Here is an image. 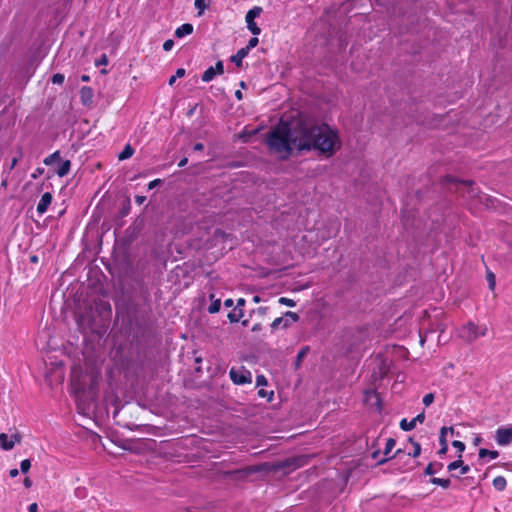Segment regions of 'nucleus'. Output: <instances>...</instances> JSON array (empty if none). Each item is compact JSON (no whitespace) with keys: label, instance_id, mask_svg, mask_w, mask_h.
Listing matches in <instances>:
<instances>
[{"label":"nucleus","instance_id":"1","mask_svg":"<svg viewBox=\"0 0 512 512\" xmlns=\"http://www.w3.org/2000/svg\"><path fill=\"white\" fill-rule=\"evenodd\" d=\"M270 151L284 153L289 157L293 148L299 151H316L319 156L332 157L340 148L338 131L327 123L309 125L299 119L294 122H282L266 138Z\"/></svg>","mask_w":512,"mask_h":512},{"label":"nucleus","instance_id":"2","mask_svg":"<svg viewBox=\"0 0 512 512\" xmlns=\"http://www.w3.org/2000/svg\"><path fill=\"white\" fill-rule=\"evenodd\" d=\"M125 306L129 322L135 330V336L138 339H150L153 336L155 325L151 303L127 299Z\"/></svg>","mask_w":512,"mask_h":512},{"label":"nucleus","instance_id":"3","mask_svg":"<svg viewBox=\"0 0 512 512\" xmlns=\"http://www.w3.org/2000/svg\"><path fill=\"white\" fill-rule=\"evenodd\" d=\"M311 458V455H296L275 462H263L255 466H248L242 469H237L234 471H230L229 474L231 476H236V478L238 479H244L256 472H283V474L287 475L295 471L296 469L309 464Z\"/></svg>","mask_w":512,"mask_h":512},{"label":"nucleus","instance_id":"4","mask_svg":"<svg viewBox=\"0 0 512 512\" xmlns=\"http://www.w3.org/2000/svg\"><path fill=\"white\" fill-rule=\"evenodd\" d=\"M441 185L451 192H460L466 190L469 197H477L479 194L478 188H475V182L472 180H460L454 176L447 175L442 178Z\"/></svg>","mask_w":512,"mask_h":512},{"label":"nucleus","instance_id":"5","mask_svg":"<svg viewBox=\"0 0 512 512\" xmlns=\"http://www.w3.org/2000/svg\"><path fill=\"white\" fill-rule=\"evenodd\" d=\"M487 333V327H479L474 322L469 321L467 324L463 325L461 329V337L467 342H473L477 338L481 336H485Z\"/></svg>","mask_w":512,"mask_h":512},{"label":"nucleus","instance_id":"6","mask_svg":"<svg viewBox=\"0 0 512 512\" xmlns=\"http://www.w3.org/2000/svg\"><path fill=\"white\" fill-rule=\"evenodd\" d=\"M127 299H137L140 302L151 303V293L147 283L144 280H137Z\"/></svg>","mask_w":512,"mask_h":512},{"label":"nucleus","instance_id":"7","mask_svg":"<svg viewBox=\"0 0 512 512\" xmlns=\"http://www.w3.org/2000/svg\"><path fill=\"white\" fill-rule=\"evenodd\" d=\"M300 319L296 312L286 311L283 316L276 318L271 324V332L274 333L280 327L288 328L292 323L298 322Z\"/></svg>","mask_w":512,"mask_h":512},{"label":"nucleus","instance_id":"8","mask_svg":"<svg viewBox=\"0 0 512 512\" xmlns=\"http://www.w3.org/2000/svg\"><path fill=\"white\" fill-rule=\"evenodd\" d=\"M231 381L236 385H244L252 383V373L245 367L231 368L229 371Z\"/></svg>","mask_w":512,"mask_h":512},{"label":"nucleus","instance_id":"9","mask_svg":"<svg viewBox=\"0 0 512 512\" xmlns=\"http://www.w3.org/2000/svg\"><path fill=\"white\" fill-rule=\"evenodd\" d=\"M495 440L501 446H507L512 443V426L499 427L495 432Z\"/></svg>","mask_w":512,"mask_h":512},{"label":"nucleus","instance_id":"10","mask_svg":"<svg viewBox=\"0 0 512 512\" xmlns=\"http://www.w3.org/2000/svg\"><path fill=\"white\" fill-rule=\"evenodd\" d=\"M448 432H450L451 434H454V428L453 427H445V426H443L440 429V434H439L440 449L437 452V454L440 457H443L448 452V441H447V438H446V434Z\"/></svg>","mask_w":512,"mask_h":512},{"label":"nucleus","instance_id":"11","mask_svg":"<svg viewBox=\"0 0 512 512\" xmlns=\"http://www.w3.org/2000/svg\"><path fill=\"white\" fill-rule=\"evenodd\" d=\"M380 454H381L380 450H375L371 453V458L374 460H377V465H383L391 459H400V457L402 455L403 456L406 455L404 450H402V449L396 450V452L394 453V455L392 457H384V458L378 459Z\"/></svg>","mask_w":512,"mask_h":512},{"label":"nucleus","instance_id":"12","mask_svg":"<svg viewBox=\"0 0 512 512\" xmlns=\"http://www.w3.org/2000/svg\"><path fill=\"white\" fill-rule=\"evenodd\" d=\"M94 91L89 86H83L80 89V101L84 106H91L93 103Z\"/></svg>","mask_w":512,"mask_h":512},{"label":"nucleus","instance_id":"13","mask_svg":"<svg viewBox=\"0 0 512 512\" xmlns=\"http://www.w3.org/2000/svg\"><path fill=\"white\" fill-rule=\"evenodd\" d=\"M52 194L50 192H45L42 196H41V199L40 201L38 202L37 204V212L42 215L44 214L48 207L50 206L51 202H52Z\"/></svg>","mask_w":512,"mask_h":512},{"label":"nucleus","instance_id":"14","mask_svg":"<svg viewBox=\"0 0 512 512\" xmlns=\"http://www.w3.org/2000/svg\"><path fill=\"white\" fill-rule=\"evenodd\" d=\"M234 236L231 233H227L220 228H216L213 232L212 239L215 241V244L220 242L224 243L227 240H232Z\"/></svg>","mask_w":512,"mask_h":512},{"label":"nucleus","instance_id":"15","mask_svg":"<svg viewBox=\"0 0 512 512\" xmlns=\"http://www.w3.org/2000/svg\"><path fill=\"white\" fill-rule=\"evenodd\" d=\"M194 27L190 23H184L181 26H179L175 32L174 35L177 38H183L185 36H188L193 33Z\"/></svg>","mask_w":512,"mask_h":512},{"label":"nucleus","instance_id":"16","mask_svg":"<svg viewBox=\"0 0 512 512\" xmlns=\"http://www.w3.org/2000/svg\"><path fill=\"white\" fill-rule=\"evenodd\" d=\"M249 54V52L243 47L238 50L235 55L230 57V61L233 62L237 67H242L243 59Z\"/></svg>","mask_w":512,"mask_h":512},{"label":"nucleus","instance_id":"17","mask_svg":"<svg viewBox=\"0 0 512 512\" xmlns=\"http://www.w3.org/2000/svg\"><path fill=\"white\" fill-rule=\"evenodd\" d=\"M442 468H443L442 462H437V461L430 462L424 469L423 473L425 476H433L438 471H440Z\"/></svg>","mask_w":512,"mask_h":512},{"label":"nucleus","instance_id":"18","mask_svg":"<svg viewBox=\"0 0 512 512\" xmlns=\"http://www.w3.org/2000/svg\"><path fill=\"white\" fill-rule=\"evenodd\" d=\"M309 350H310L309 346H304L299 350V352L296 356V359L294 361V369L295 370H298L301 367L302 361L307 356Z\"/></svg>","mask_w":512,"mask_h":512},{"label":"nucleus","instance_id":"19","mask_svg":"<svg viewBox=\"0 0 512 512\" xmlns=\"http://www.w3.org/2000/svg\"><path fill=\"white\" fill-rule=\"evenodd\" d=\"M0 447L3 450H11L14 447V441L9 439V436L6 433L0 434Z\"/></svg>","mask_w":512,"mask_h":512},{"label":"nucleus","instance_id":"20","mask_svg":"<svg viewBox=\"0 0 512 512\" xmlns=\"http://www.w3.org/2000/svg\"><path fill=\"white\" fill-rule=\"evenodd\" d=\"M70 168H71L70 160L60 161V165H59V168L56 170V173L59 177H64V176L68 175V173L70 172Z\"/></svg>","mask_w":512,"mask_h":512},{"label":"nucleus","instance_id":"21","mask_svg":"<svg viewBox=\"0 0 512 512\" xmlns=\"http://www.w3.org/2000/svg\"><path fill=\"white\" fill-rule=\"evenodd\" d=\"M262 11L263 9L260 6H254L253 8H251L245 16L246 23L248 21H255V18L260 16Z\"/></svg>","mask_w":512,"mask_h":512},{"label":"nucleus","instance_id":"22","mask_svg":"<svg viewBox=\"0 0 512 512\" xmlns=\"http://www.w3.org/2000/svg\"><path fill=\"white\" fill-rule=\"evenodd\" d=\"M262 11L263 9L260 6H254L253 8H251L245 16L246 23L248 21H255V18L260 16Z\"/></svg>","mask_w":512,"mask_h":512},{"label":"nucleus","instance_id":"23","mask_svg":"<svg viewBox=\"0 0 512 512\" xmlns=\"http://www.w3.org/2000/svg\"><path fill=\"white\" fill-rule=\"evenodd\" d=\"M243 315V310H237V308L234 307V309L228 313L227 318L231 323H237L240 321Z\"/></svg>","mask_w":512,"mask_h":512},{"label":"nucleus","instance_id":"24","mask_svg":"<svg viewBox=\"0 0 512 512\" xmlns=\"http://www.w3.org/2000/svg\"><path fill=\"white\" fill-rule=\"evenodd\" d=\"M409 442L413 445V451L408 453L406 456L408 458H417L421 454V445L419 442L415 441L412 437L409 438Z\"/></svg>","mask_w":512,"mask_h":512},{"label":"nucleus","instance_id":"25","mask_svg":"<svg viewBox=\"0 0 512 512\" xmlns=\"http://www.w3.org/2000/svg\"><path fill=\"white\" fill-rule=\"evenodd\" d=\"M506 486H507V481L503 476H497L493 479V487L497 491L505 490Z\"/></svg>","mask_w":512,"mask_h":512},{"label":"nucleus","instance_id":"26","mask_svg":"<svg viewBox=\"0 0 512 512\" xmlns=\"http://www.w3.org/2000/svg\"><path fill=\"white\" fill-rule=\"evenodd\" d=\"M131 211V202L130 198H126L122 204V207L119 209L118 215L123 218L129 215Z\"/></svg>","mask_w":512,"mask_h":512},{"label":"nucleus","instance_id":"27","mask_svg":"<svg viewBox=\"0 0 512 512\" xmlns=\"http://www.w3.org/2000/svg\"><path fill=\"white\" fill-rule=\"evenodd\" d=\"M429 482L431 484L438 485V486L442 487L443 489H447L451 485L450 479H443V478H438V477H432L429 480Z\"/></svg>","mask_w":512,"mask_h":512},{"label":"nucleus","instance_id":"28","mask_svg":"<svg viewBox=\"0 0 512 512\" xmlns=\"http://www.w3.org/2000/svg\"><path fill=\"white\" fill-rule=\"evenodd\" d=\"M134 154V149L130 144L125 145L124 149L118 155V159L123 161L126 160Z\"/></svg>","mask_w":512,"mask_h":512},{"label":"nucleus","instance_id":"29","mask_svg":"<svg viewBox=\"0 0 512 512\" xmlns=\"http://www.w3.org/2000/svg\"><path fill=\"white\" fill-rule=\"evenodd\" d=\"M61 161V156H60V151H55L53 152L52 154H50L49 156H47L45 159H44V164L47 165V166H51L53 165L54 163L56 162H60Z\"/></svg>","mask_w":512,"mask_h":512},{"label":"nucleus","instance_id":"30","mask_svg":"<svg viewBox=\"0 0 512 512\" xmlns=\"http://www.w3.org/2000/svg\"><path fill=\"white\" fill-rule=\"evenodd\" d=\"M489 457L490 459H496L499 456V452L496 450H488L486 448H481L479 450V458L483 459L485 457Z\"/></svg>","mask_w":512,"mask_h":512},{"label":"nucleus","instance_id":"31","mask_svg":"<svg viewBox=\"0 0 512 512\" xmlns=\"http://www.w3.org/2000/svg\"><path fill=\"white\" fill-rule=\"evenodd\" d=\"M216 75L217 74L216 71H214V67L211 66L204 71V73L201 76V79L203 82H210L214 79Z\"/></svg>","mask_w":512,"mask_h":512},{"label":"nucleus","instance_id":"32","mask_svg":"<svg viewBox=\"0 0 512 512\" xmlns=\"http://www.w3.org/2000/svg\"><path fill=\"white\" fill-rule=\"evenodd\" d=\"M211 299H213V296H211ZM221 309V300L220 299H214L211 301L209 307H208V312L210 314H214V313H217L219 312Z\"/></svg>","mask_w":512,"mask_h":512},{"label":"nucleus","instance_id":"33","mask_svg":"<svg viewBox=\"0 0 512 512\" xmlns=\"http://www.w3.org/2000/svg\"><path fill=\"white\" fill-rule=\"evenodd\" d=\"M416 427L413 420L408 421L406 418L400 421V428L404 431H411Z\"/></svg>","mask_w":512,"mask_h":512},{"label":"nucleus","instance_id":"34","mask_svg":"<svg viewBox=\"0 0 512 512\" xmlns=\"http://www.w3.org/2000/svg\"><path fill=\"white\" fill-rule=\"evenodd\" d=\"M258 396L260 398H266L267 402H272L274 398V391H267L265 389L258 390Z\"/></svg>","mask_w":512,"mask_h":512},{"label":"nucleus","instance_id":"35","mask_svg":"<svg viewBox=\"0 0 512 512\" xmlns=\"http://www.w3.org/2000/svg\"><path fill=\"white\" fill-rule=\"evenodd\" d=\"M395 445H396V440L394 438H388L386 441V445H385L383 454L385 456H387L392 451V449L395 447Z\"/></svg>","mask_w":512,"mask_h":512},{"label":"nucleus","instance_id":"36","mask_svg":"<svg viewBox=\"0 0 512 512\" xmlns=\"http://www.w3.org/2000/svg\"><path fill=\"white\" fill-rule=\"evenodd\" d=\"M247 28L255 36L261 33V29L258 27L255 21H248Z\"/></svg>","mask_w":512,"mask_h":512},{"label":"nucleus","instance_id":"37","mask_svg":"<svg viewBox=\"0 0 512 512\" xmlns=\"http://www.w3.org/2000/svg\"><path fill=\"white\" fill-rule=\"evenodd\" d=\"M195 8L198 10V15H202L207 8L206 0H195Z\"/></svg>","mask_w":512,"mask_h":512},{"label":"nucleus","instance_id":"38","mask_svg":"<svg viewBox=\"0 0 512 512\" xmlns=\"http://www.w3.org/2000/svg\"><path fill=\"white\" fill-rule=\"evenodd\" d=\"M452 446L457 449V451L459 453L458 454V458H461L462 457V453L464 452V450L466 448L465 444L462 441L454 440L452 442Z\"/></svg>","mask_w":512,"mask_h":512},{"label":"nucleus","instance_id":"39","mask_svg":"<svg viewBox=\"0 0 512 512\" xmlns=\"http://www.w3.org/2000/svg\"><path fill=\"white\" fill-rule=\"evenodd\" d=\"M486 279L488 282L489 289L493 291L495 289V285H496L495 275L492 272L488 271L487 275H486Z\"/></svg>","mask_w":512,"mask_h":512},{"label":"nucleus","instance_id":"40","mask_svg":"<svg viewBox=\"0 0 512 512\" xmlns=\"http://www.w3.org/2000/svg\"><path fill=\"white\" fill-rule=\"evenodd\" d=\"M278 303L281 305L288 306V307H294L296 305V302L293 299H290L287 297H280L278 299Z\"/></svg>","mask_w":512,"mask_h":512},{"label":"nucleus","instance_id":"41","mask_svg":"<svg viewBox=\"0 0 512 512\" xmlns=\"http://www.w3.org/2000/svg\"><path fill=\"white\" fill-rule=\"evenodd\" d=\"M31 468V460L30 459H24L20 463V470L23 474H26Z\"/></svg>","mask_w":512,"mask_h":512},{"label":"nucleus","instance_id":"42","mask_svg":"<svg viewBox=\"0 0 512 512\" xmlns=\"http://www.w3.org/2000/svg\"><path fill=\"white\" fill-rule=\"evenodd\" d=\"M462 464H463V461L461 460V458H458L457 460L449 463L447 466V469L449 472H451V471H454V470L460 468V466H462Z\"/></svg>","mask_w":512,"mask_h":512},{"label":"nucleus","instance_id":"43","mask_svg":"<svg viewBox=\"0 0 512 512\" xmlns=\"http://www.w3.org/2000/svg\"><path fill=\"white\" fill-rule=\"evenodd\" d=\"M64 80H65V76L61 73H56L51 78V82L53 84H59V85L63 84Z\"/></svg>","mask_w":512,"mask_h":512},{"label":"nucleus","instance_id":"44","mask_svg":"<svg viewBox=\"0 0 512 512\" xmlns=\"http://www.w3.org/2000/svg\"><path fill=\"white\" fill-rule=\"evenodd\" d=\"M259 43V40L257 37H252L249 39L248 44L244 47L248 52H250L251 49L255 48Z\"/></svg>","mask_w":512,"mask_h":512},{"label":"nucleus","instance_id":"45","mask_svg":"<svg viewBox=\"0 0 512 512\" xmlns=\"http://www.w3.org/2000/svg\"><path fill=\"white\" fill-rule=\"evenodd\" d=\"M184 512H212L209 507H187Z\"/></svg>","mask_w":512,"mask_h":512},{"label":"nucleus","instance_id":"46","mask_svg":"<svg viewBox=\"0 0 512 512\" xmlns=\"http://www.w3.org/2000/svg\"><path fill=\"white\" fill-rule=\"evenodd\" d=\"M268 384L267 378L263 374L256 377V386H266Z\"/></svg>","mask_w":512,"mask_h":512},{"label":"nucleus","instance_id":"47","mask_svg":"<svg viewBox=\"0 0 512 512\" xmlns=\"http://www.w3.org/2000/svg\"><path fill=\"white\" fill-rule=\"evenodd\" d=\"M423 404L425 406H429L433 403L434 401V394L433 393H428L426 394L424 397H423Z\"/></svg>","mask_w":512,"mask_h":512},{"label":"nucleus","instance_id":"48","mask_svg":"<svg viewBox=\"0 0 512 512\" xmlns=\"http://www.w3.org/2000/svg\"><path fill=\"white\" fill-rule=\"evenodd\" d=\"M214 71H216L217 75H221L224 73V65L221 60H218L215 64Z\"/></svg>","mask_w":512,"mask_h":512},{"label":"nucleus","instance_id":"49","mask_svg":"<svg viewBox=\"0 0 512 512\" xmlns=\"http://www.w3.org/2000/svg\"><path fill=\"white\" fill-rule=\"evenodd\" d=\"M268 310H269V307L261 306V307L257 308L256 310H252L251 313H257L259 316H264L267 314Z\"/></svg>","mask_w":512,"mask_h":512},{"label":"nucleus","instance_id":"50","mask_svg":"<svg viewBox=\"0 0 512 512\" xmlns=\"http://www.w3.org/2000/svg\"><path fill=\"white\" fill-rule=\"evenodd\" d=\"M173 46H174V41L172 39H168L163 43V50L168 52V51L172 50Z\"/></svg>","mask_w":512,"mask_h":512},{"label":"nucleus","instance_id":"51","mask_svg":"<svg viewBox=\"0 0 512 512\" xmlns=\"http://www.w3.org/2000/svg\"><path fill=\"white\" fill-rule=\"evenodd\" d=\"M107 63H108V58H107L106 54H102L100 59L95 61L96 66L106 65Z\"/></svg>","mask_w":512,"mask_h":512},{"label":"nucleus","instance_id":"52","mask_svg":"<svg viewBox=\"0 0 512 512\" xmlns=\"http://www.w3.org/2000/svg\"><path fill=\"white\" fill-rule=\"evenodd\" d=\"M161 184H162V180L161 179H154V180L149 182L148 189L152 190V189L156 188L157 186H159Z\"/></svg>","mask_w":512,"mask_h":512},{"label":"nucleus","instance_id":"53","mask_svg":"<svg viewBox=\"0 0 512 512\" xmlns=\"http://www.w3.org/2000/svg\"><path fill=\"white\" fill-rule=\"evenodd\" d=\"M413 422L414 424L416 425L417 423H423L424 420H425V413L424 411H422L420 414H418L416 417H414L413 419Z\"/></svg>","mask_w":512,"mask_h":512},{"label":"nucleus","instance_id":"54","mask_svg":"<svg viewBox=\"0 0 512 512\" xmlns=\"http://www.w3.org/2000/svg\"><path fill=\"white\" fill-rule=\"evenodd\" d=\"M245 304H246V300L244 298H239L237 300L235 307L237 308V310H243V307L245 306Z\"/></svg>","mask_w":512,"mask_h":512},{"label":"nucleus","instance_id":"55","mask_svg":"<svg viewBox=\"0 0 512 512\" xmlns=\"http://www.w3.org/2000/svg\"><path fill=\"white\" fill-rule=\"evenodd\" d=\"M145 201H146V196H142V195H136L135 196V202L138 205H142Z\"/></svg>","mask_w":512,"mask_h":512},{"label":"nucleus","instance_id":"56","mask_svg":"<svg viewBox=\"0 0 512 512\" xmlns=\"http://www.w3.org/2000/svg\"><path fill=\"white\" fill-rule=\"evenodd\" d=\"M44 173V168L38 167L35 172L31 175L33 179H36L39 175H42Z\"/></svg>","mask_w":512,"mask_h":512},{"label":"nucleus","instance_id":"57","mask_svg":"<svg viewBox=\"0 0 512 512\" xmlns=\"http://www.w3.org/2000/svg\"><path fill=\"white\" fill-rule=\"evenodd\" d=\"M186 71L184 68H178L175 73L176 78H182L185 75Z\"/></svg>","mask_w":512,"mask_h":512},{"label":"nucleus","instance_id":"58","mask_svg":"<svg viewBox=\"0 0 512 512\" xmlns=\"http://www.w3.org/2000/svg\"><path fill=\"white\" fill-rule=\"evenodd\" d=\"M460 468H461V471H460L461 475L467 474L470 471V466L466 465L464 463L462 464V466H460Z\"/></svg>","mask_w":512,"mask_h":512},{"label":"nucleus","instance_id":"59","mask_svg":"<svg viewBox=\"0 0 512 512\" xmlns=\"http://www.w3.org/2000/svg\"><path fill=\"white\" fill-rule=\"evenodd\" d=\"M193 150H194V151H197V152H198V151H202V150H204V145H203V143H200V142L195 143V144H194V146H193Z\"/></svg>","mask_w":512,"mask_h":512},{"label":"nucleus","instance_id":"60","mask_svg":"<svg viewBox=\"0 0 512 512\" xmlns=\"http://www.w3.org/2000/svg\"><path fill=\"white\" fill-rule=\"evenodd\" d=\"M20 157H21V154L19 155V157H14V158L12 159L11 164H10V166H9V170L14 169V167L17 165L18 160H19V158H20Z\"/></svg>","mask_w":512,"mask_h":512},{"label":"nucleus","instance_id":"61","mask_svg":"<svg viewBox=\"0 0 512 512\" xmlns=\"http://www.w3.org/2000/svg\"><path fill=\"white\" fill-rule=\"evenodd\" d=\"M29 512H37L38 511V505L37 503H32L28 506Z\"/></svg>","mask_w":512,"mask_h":512},{"label":"nucleus","instance_id":"62","mask_svg":"<svg viewBox=\"0 0 512 512\" xmlns=\"http://www.w3.org/2000/svg\"><path fill=\"white\" fill-rule=\"evenodd\" d=\"M233 305H234V301H233V299H231V298H228V299H226V300L224 301V306H225L226 308H230V307H232Z\"/></svg>","mask_w":512,"mask_h":512},{"label":"nucleus","instance_id":"63","mask_svg":"<svg viewBox=\"0 0 512 512\" xmlns=\"http://www.w3.org/2000/svg\"><path fill=\"white\" fill-rule=\"evenodd\" d=\"M23 484L26 488H30L32 486V480L29 477H25Z\"/></svg>","mask_w":512,"mask_h":512},{"label":"nucleus","instance_id":"64","mask_svg":"<svg viewBox=\"0 0 512 512\" xmlns=\"http://www.w3.org/2000/svg\"><path fill=\"white\" fill-rule=\"evenodd\" d=\"M262 330V325L260 323H256L252 326V332H259Z\"/></svg>","mask_w":512,"mask_h":512}]
</instances>
